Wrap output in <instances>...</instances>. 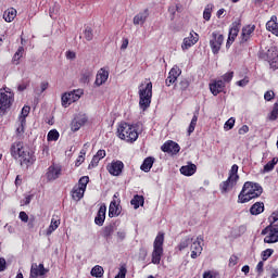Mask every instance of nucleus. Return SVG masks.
Wrapping results in <instances>:
<instances>
[{
    "mask_svg": "<svg viewBox=\"0 0 278 278\" xmlns=\"http://www.w3.org/2000/svg\"><path fill=\"white\" fill-rule=\"evenodd\" d=\"M11 156L20 162L21 166L29 168L34 162H36V156L29 148L25 147L22 141H15L11 144L10 148Z\"/></svg>",
    "mask_w": 278,
    "mask_h": 278,
    "instance_id": "1",
    "label": "nucleus"
},
{
    "mask_svg": "<svg viewBox=\"0 0 278 278\" xmlns=\"http://www.w3.org/2000/svg\"><path fill=\"white\" fill-rule=\"evenodd\" d=\"M262 192H264V189L260 184L247 181L238 195V203H249V201L262 197Z\"/></svg>",
    "mask_w": 278,
    "mask_h": 278,
    "instance_id": "2",
    "label": "nucleus"
},
{
    "mask_svg": "<svg viewBox=\"0 0 278 278\" xmlns=\"http://www.w3.org/2000/svg\"><path fill=\"white\" fill-rule=\"evenodd\" d=\"M201 242H203L202 236L197 237V239L192 236H187L180 240L178 251H184L185 249H188L189 244H191V258L197 260V257L203 253V245H201Z\"/></svg>",
    "mask_w": 278,
    "mask_h": 278,
    "instance_id": "3",
    "label": "nucleus"
},
{
    "mask_svg": "<svg viewBox=\"0 0 278 278\" xmlns=\"http://www.w3.org/2000/svg\"><path fill=\"white\" fill-rule=\"evenodd\" d=\"M153 98V83L149 81L141 84L139 86V108L143 110H149L151 108V99Z\"/></svg>",
    "mask_w": 278,
    "mask_h": 278,
    "instance_id": "4",
    "label": "nucleus"
},
{
    "mask_svg": "<svg viewBox=\"0 0 278 278\" xmlns=\"http://www.w3.org/2000/svg\"><path fill=\"white\" fill-rule=\"evenodd\" d=\"M118 138L126 142L134 143L138 140V128L129 123H121L117 128Z\"/></svg>",
    "mask_w": 278,
    "mask_h": 278,
    "instance_id": "5",
    "label": "nucleus"
},
{
    "mask_svg": "<svg viewBox=\"0 0 278 278\" xmlns=\"http://www.w3.org/2000/svg\"><path fill=\"white\" fill-rule=\"evenodd\" d=\"M14 103V92L10 88L0 89V114H7Z\"/></svg>",
    "mask_w": 278,
    "mask_h": 278,
    "instance_id": "6",
    "label": "nucleus"
},
{
    "mask_svg": "<svg viewBox=\"0 0 278 278\" xmlns=\"http://www.w3.org/2000/svg\"><path fill=\"white\" fill-rule=\"evenodd\" d=\"M162 255H164V233L160 232L153 243L152 251V264H160L162 262Z\"/></svg>",
    "mask_w": 278,
    "mask_h": 278,
    "instance_id": "7",
    "label": "nucleus"
},
{
    "mask_svg": "<svg viewBox=\"0 0 278 278\" xmlns=\"http://www.w3.org/2000/svg\"><path fill=\"white\" fill-rule=\"evenodd\" d=\"M81 94H84V90L77 89L67 93H64L61 97V103L63 108H68L72 103H75V101H79L81 99Z\"/></svg>",
    "mask_w": 278,
    "mask_h": 278,
    "instance_id": "8",
    "label": "nucleus"
},
{
    "mask_svg": "<svg viewBox=\"0 0 278 278\" xmlns=\"http://www.w3.org/2000/svg\"><path fill=\"white\" fill-rule=\"evenodd\" d=\"M223 42H225V36L218 31H213L210 38V47L214 55L219 53Z\"/></svg>",
    "mask_w": 278,
    "mask_h": 278,
    "instance_id": "9",
    "label": "nucleus"
},
{
    "mask_svg": "<svg viewBox=\"0 0 278 278\" xmlns=\"http://www.w3.org/2000/svg\"><path fill=\"white\" fill-rule=\"evenodd\" d=\"M49 273V269L45 268V264L33 263L30 267L29 278H45V275Z\"/></svg>",
    "mask_w": 278,
    "mask_h": 278,
    "instance_id": "10",
    "label": "nucleus"
},
{
    "mask_svg": "<svg viewBox=\"0 0 278 278\" xmlns=\"http://www.w3.org/2000/svg\"><path fill=\"white\" fill-rule=\"evenodd\" d=\"M123 207L121 206V200L113 199L109 206V217L114 218L121 216Z\"/></svg>",
    "mask_w": 278,
    "mask_h": 278,
    "instance_id": "11",
    "label": "nucleus"
},
{
    "mask_svg": "<svg viewBox=\"0 0 278 278\" xmlns=\"http://www.w3.org/2000/svg\"><path fill=\"white\" fill-rule=\"evenodd\" d=\"M61 175H62V167L60 165L53 164L48 168L46 177L48 181H55V179H59Z\"/></svg>",
    "mask_w": 278,
    "mask_h": 278,
    "instance_id": "12",
    "label": "nucleus"
},
{
    "mask_svg": "<svg viewBox=\"0 0 278 278\" xmlns=\"http://www.w3.org/2000/svg\"><path fill=\"white\" fill-rule=\"evenodd\" d=\"M124 168H125V164L123 163V161L112 162L111 165L108 166V170L110 175H113V177L121 176Z\"/></svg>",
    "mask_w": 278,
    "mask_h": 278,
    "instance_id": "13",
    "label": "nucleus"
},
{
    "mask_svg": "<svg viewBox=\"0 0 278 278\" xmlns=\"http://www.w3.org/2000/svg\"><path fill=\"white\" fill-rule=\"evenodd\" d=\"M180 149L179 144L175 141H166L161 147V151H163V153H172V155H177Z\"/></svg>",
    "mask_w": 278,
    "mask_h": 278,
    "instance_id": "14",
    "label": "nucleus"
},
{
    "mask_svg": "<svg viewBox=\"0 0 278 278\" xmlns=\"http://www.w3.org/2000/svg\"><path fill=\"white\" fill-rule=\"evenodd\" d=\"M197 42H199V34L194 33L193 35L192 33H190L189 37H186L182 41V51H188V49H190V47H194Z\"/></svg>",
    "mask_w": 278,
    "mask_h": 278,
    "instance_id": "15",
    "label": "nucleus"
},
{
    "mask_svg": "<svg viewBox=\"0 0 278 278\" xmlns=\"http://www.w3.org/2000/svg\"><path fill=\"white\" fill-rule=\"evenodd\" d=\"M266 60L273 68H278V52L276 48H269L267 50Z\"/></svg>",
    "mask_w": 278,
    "mask_h": 278,
    "instance_id": "16",
    "label": "nucleus"
},
{
    "mask_svg": "<svg viewBox=\"0 0 278 278\" xmlns=\"http://www.w3.org/2000/svg\"><path fill=\"white\" fill-rule=\"evenodd\" d=\"M109 77H110V72L105 70V67L100 68L96 75L94 85L98 87L103 86V84L108 81Z\"/></svg>",
    "mask_w": 278,
    "mask_h": 278,
    "instance_id": "17",
    "label": "nucleus"
},
{
    "mask_svg": "<svg viewBox=\"0 0 278 278\" xmlns=\"http://www.w3.org/2000/svg\"><path fill=\"white\" fill-rule=\"evenodd\" d=\"M87 123H88V116L80 115L73 119L71 124V129L72 131H79V129H81V127H84V125H86Z\"/></svg>",
    "mask_w": 278,
    "mask_h": 278,
    "instance_id": "18",
    "label": "nucleus"
},
{
    "mask_svg": "<svg viewBox=\"0 0 278 278\" xmlns=\"http://www.w3.org/2000/svg\"><path fill=\"white\" fill-rule=\"evenodd\" d=\"M210 90L214 97H218L220 92L225 91V81L223 80H214L210 84Z\"/></svg>",
    "mask_w": 278,
    "mask_h": 278,
    "instance_id": "19",
    "label": "nucleus"
},
{
    "mask_svg": "<svg viewBox=\"0 0 278 278\" xmlns=\"http://www.w3.org/2000/svg\"><path fill=\"white\" fill-rule=\"evenodd\" d=\"M253 31H255V25H247L242 28L241 33V45H244V42H249L251 40V36L253 35Z\"/></svg>",
    "mask_w": 278,
    "mask_h": 278,
    "instance_id": "20",
    "label": "nucleus"
},
{
    "mask_svg": "<svg viewBox=\"0 0 278 278\" xmlns=\"http://www.w3.org/2000/svg\"><path fill=\"white\" fill-rule=\"evenodd\" d=\"M179 75H181V70H179V67H173L169 73H168V77L165 80V86H173V84H175V81H177V78L179 77Z\"/></svg>",
    "mask_w": 278,
    "mask_h": 278,
    "instance_id": "21",
    "label": "nucleus"
},
{
    "mask_svg": "<svg viewBox=\"0 0 278 278\" xmlns=\"http://www.w3.org/2000/svg\"><path fill=\"white\" fill-rule=\"evenodd\" d=\"M241 25H242V23L240 22V20H238L231 24V27H230L229 34H228V38H229V40H231V42H235L236 38H238V34H240Z\"/></svg>",
    "mask_w": 278,
    "mask_h": 278,
    "instance_id": "22",
    "label": "nucleus"
},
{
    "mask_svg": "<svg viewBox=\"0 0 278 278\" xmlns=\"http://www.w3.org/2000/svg\"><path fill=\"white\" fill-rule=\"evenodd\" d=\"M106 212H108V206H105V204H102L94 218V223L96 225H98V227H103V224L105 223Z\"/></svg>",
    "mask_w": 278,
    "mask_h": 278,
    "instance_id": "23",
    "label": "nucleus"
},
{
    "mask_svg": "<svg viewBox=\"0 0 278 278\" xmlns=\"http://www.w3.org/2000/svg\"><path fill=\"white\" fill-rule=\"evenodd\" d=\"M118 229V225H116V222L110 223L102 229V236L105 238V240H110L112 236H114V231Z\"/></svg>",
    "mask_w": 278,
    "mask_h": 278,
    "instance_id": "24",
    "label": "nucleus"
},
{
    "mask_svg": "<svg viewBox=\"0 0 278 278\" xmlns=\"http://www.w3.org/2000/svg\"><path fill=\"white\" fill-rule=\"evenodd\" d=\"M236 184H238V180L230 179L228 177L227 180L223 181L219 185V189H220L222 194H227V192H231V190H233V186H236Z\"/></svg>",
    "mask_w": 278,
    "mask_h": 278,
    "instance_id": "25",
    "label": "nucleus"
},
{
    "mask_svg": "<svg viewBox=\"0 0 278 278\" xmlns=\"http://www.w3.org/2000/svg\"><path fill=\"white\" fill-rule=\"evenodd\" d=\"M149 18V9L143 10L139 14L135 15L132 23L134 25H144Z\"/></svg>",
    "mask_w": 278,
    "mask_h": 278,
    "instance_id": "26",
    "label": "nucleus"
},
{
    "mask_svg": "<svg viewBox=\"0 0 278 278\" xmlns=\"http://www.w3.org/2000/svg\"><path fill=\"white\" fill-rule=\"evenodd\" d=\"M267 31H271L274 36L278 37V23H277V15H273L270 21L266 23Z\"/></svg>",
    "mask_w": 278,
    "mask_h": 278,
    "instance_id": "27",
    "label": "nucleus"
},
{
    "mask_svg": "<svg viewBox=\"0 0 278 278\" xmlns=\"http://www.w3.org/2000/svg\"><path fill=\"white\" fill-rule=\"evenodd\" d=\"M103 157H105V150H99L96 155H93L90 164H89V168H97V166H99V162H101V160H103Z\"/></svg>",
    "mask_w": 278,
    "mask_h": 278,
    "instance_id": "28",
    "label": "nucleus"
},
{
    "mask_svg": "<svg viewBox=\"0 0 278 278\" xmlns=\"http://www.w3.org/2000/svg\"><path fill=\"white\" fill-rule=\"evenodd\" d=\"M181 175H185L186 177H192L194 173H197V165L190 163L188 165L180 167Z\"/></svg>",
    "mask_w": 278,
    "mask_h": 278,
    "instance_id": "29",
    "label": "nucleus"
},
{
    "mask_svg": "<svg viewBox=\"0 0 278 278\" xmlns=\"http://www.w3.org/2000/svg\"><path fill=\"white\" fill-rule=\"evenodd\" d=\"M153 164H155V157L148 156L143 160L140 169L143 170V173H149L151 168H153Z\"/></svg>",
    "mask_w": 278,
    "mask_h": 278,
    "instance_id": "30",
    "label": "nucleus"
},
{
    "mask_svg": "<svg viewBox=\"0 0 278 278\" xmlns=\"http://www.w3.org/2000/svg\"><path fill=\"white\" fill-rule=\"evenodd\" d=\"M264 212V202H255L251 207H250V214L252 216H260Z\"/></svg>",
    "mask_w": 278,
    "mask_h": 278,
    "instance_id": "31",
    "label": "nucleus"
},
{
    "mask_svg": "<svg viewBox=\"0 0 278 278\" xmlns=\"http://www.w3.org/2000/svg\"><path fill=\"white\" fill-rule=\"evenodd\" d=\"M85 192L86 190H84L83 188L74 186L72 189V199L74 201H81V199H84Z\"/></svg>",
    "mask_w": 278,
    "mask_h": 278,
    "instance_id": "32",
    "label": "nucleus"
},
{
    "mask_svg": "<svg viewBox=\"0 0 278 278\" xmlns=\"http://www.w3.org/2000/svg\"><path fill=\"white\" fill-rule=\"evenodd\" d=\"M3 18L7 23H12V21H14V18H16V9L11 8V9H8L7 11H4Z\"/></svg>",
    "mask_w": 278,
    "mask_h": 278,
    "instance_id": "33",
    "label": "nucleus"
},
{
    "mask_svg": "<svg viewBox=\"0 0 278 278\" xmlns=\"http://www.w3.org/2000/svg\"><path fill=\"white\" fill-rule=\"evenodd\" d=\"M264 242L266 244H275V242H278V232H274L273 228L269 229V235H267L264 238Z\"/></svg>",
    "mask_w": 278,
    "mask_h": 278,
    "instance_id": "34",
    "label": "nucleus"
},
{
    "mask_svg": "<svg viewBox=\"0 0 278 278\" xmlns=\"http://www.w3.org/2000/svg\"><path fill=\"white\" fill-rule=\"evenodd\" d=\"M130 205H132L135 210H138V207H140V205L141 206L144 205V197L136 194L131 199Z\"/></svg>",
    "mask_w": 278,
    "mask_h": 278,
    "instance_id": "35",
    "label": "nucleus"
},
{
    "mask_svg": "<svg viewBox=\"0 0 278 278\" xmlns=\"http://www.w3.org/2000/svg\"><path fill=\"white\" fill-rule=\"evenodd\" d=\"M31 108H29V105H25L23 109H22V112H21V116H20V123L22 125H26L27 121V116H29V112H30Z\"/></svg>",
    "mask_w": 278,
    "mask_h": 278,
    "instance_id": "36",
    "label": "nucleus"
},
{
    "mask_svg": "<svg viewBox=\"0 0 278 278\" xmlns=\"http://www.w3.org/2000/svg\"><path fill=\"white\" fill-rule=\"evenodd\" d=\"M90 77H92V72L90 70H83L80 74L81 84H90Z\"/></svg>",
    "mask_w": 278,
    "mask_h": 278,
    "instance_id": "37",
    "label": "nucleus"
},
{
    "mask_svg": "<svg viewBox=\"0 0 278 278\" xmlns=\"http://www.w3.org/2000/svg\"><path fill=\"white\" fill-rule=\"evenodd\" d=\"M199 121V112H195L194 114H193V117H192V119H191V122H190V125H189V127H188V136H190L191 134H193L194 132V129H195V127H197V122Z\"/></svg>",
    "mask_w": 278,
    "mask_h": 278,
    "instance_id": "38",
    "label": "nucleus"
},
{
    "mask_svg": "<svg viewBox=\"0 0 278 278\" xmlns=\"http://www.w3.org/2000/svg\"><path fill=\"white\" fill-rule=\"evenodd\" d=\"M23 53H25V48L21 46L15 52V54L13 55V59H12L13 64H16V65L20 64V60L21 58H23Z\"/></svg>",
    "mask_w": 278,
    "mask_h": 278,
    "instance_id": "39",
    "label": "nucleus"
},
{
    "mask_svg": "<svg viewBox=\"0 0 278 278\" xmlns=\"http://www.w3.org/2000/svg\"><path fill=\"white\" fill-rule=\"evenodd\" d=\"M103 268L100 265H96L94 267H92L90 275L91 277H97V278H101L103 277Z\"/></svg>",
    "mask_w": 278,
    "mask_h": 278,
    "instance_id": "40",
    "label": "nucleus"
},
{
    "mask_svg": "<svg viewBox=\"0 0 278 278\" xmlns=\"http://www.w3.org/2000/svg\"><path fill=\"white\" fill-rule=\"evenodd\" d=\"M278 157H274L271 161H269L263 168V173H270L277 166Z\"/></svg>",
    "mask_w": 278,
    "mask_h": 278,
    "instance_id": "41",
    "label": "nucleus"
},
{
    "mask_svg": "<svg viewBox=\"0 0 278 278\" xmlns=\"http://www.w3.org/2000/svg\"><path fill=\"white\" fill-rule=\"evenodd\" d=\"M60 139V132L55 129H52L48 132L47 140L48 142H56Z\"/></svg>",
    "mask_w": 278,
    "mask_h": 278,
    "instance_id": "42",
    "label": "nucleus"
},
{
    "mask_svg": "<svg viewBox=\"0 0 278 278\" xmlns=\"http://www.w3.org/2000/svg\"><path fill=\"white\" fill-rule=\"evenodd\" d=\"M90 182V177L88 176H83L78 180V185H76L78 188H81L83 190H86L88 188V184Z\"/></svg>",
    "mask_w": 278,
    "mask_h": 278,
    "instance_id": "43",
    "label": "nucleus"
},
{
    "mask_svg": "<svg viewBox=\"0 0 278 278\" xmlns=\"http://www.w3.org/2000/svg\"><path fill=\"white\" fill-rule=\"evenodd\" d=\"M230 179H235V181H238V179H240V176H238V165L233 164L231 166V169L229 172V176Z\"/></svg>",
    "mask_w": 278,
    "mask_h": 278,
    "instance_id": "44",
    "label": "nucleus"
},
{
    "mask_svg": "<svg viewBox=\"0 0 278 278\" xmlns=\"http://www.w3.org/2000/svg\"><path fill=\"white\" fill-rule=\"evenodd\" d=\"M58 227H60V220H58L55 218H52L51 224H50V226L48 228V231H47L48 236H51V232L55 231V229H58Z\"/></svg>",
    "mask_w": 278,
    "mask_h": 278,
    "instance_id": "45",
    "label": "nucleus"
},
{
    "mask_svg": "<svg viewBox=\"0 0 278 278\" xmlns=\"http://www.w3.org/2000/svg\"><path fill=\"white\" fill-rule=\"evenodd\" d=\"M94 38V34L92 33V27L87 26L85 28V39L90 42Z\"/></svg>",
    "mask_w": 278,
    "mask_h": 278,
    "instance_id": "46",
    "label": "nucleus"
},
{
    "mask_svg": "<svg viewBox=\"0 0 278 278\" xmlns=\"http://www.w3.org/2000/svg\"><path fill=\"white\" fill-rule=\"evenodd\" d=\"M233 125H236V118L230 117L224 125V129L226 131H229L230 129H233Z\"/></svg>",
    "mask_w": 278,
    "mask_h": 278,
    "instance_id": "47",
    "label": "nucleus"
},
{
    "mask_svg": "<svg viewBox=\"0 0 278 278\" xmlns=\"http://www.w3.org/2000/svg\"><path fill=\"white\" fill-rule=\"evenodd\" d=\"M274 253H275V250L273 249L264 250L261 254L263 262H266V260H268V257H270Z\"/></svg>",
    "mask_w": 278,
    "mask_h": 278,
    "instance_id": "48",
    "label": "nucleus"
},
{
    "mask_svg": "<svg viewBox=\"0 0 278 278\" xmlns=\"http://www.w3.org/2000/svg\"><path fill=\"white\" fill-rule=\"evenodd\" d=\"M224 84H229L233 79V72H228L222 76Z\"/></svg>",
    "mask_w": 278,
    "mask_h": 278,
    "instance_id": "49",
    "label": "nucleus"
},
{
    "mask_svg": "<svg viewBox=\"0 0 278 278\" xmlns=\"http://www.w3.org/2000/svg\"><path fill=\"white\" fill-rule=\"evenodd\" d=\"M179 86H180V90H188V88H190V81L188 79H182L180 83H179Z\"/></svg>",
    "mask_w": 278,
    "mask_h": 278,
    "instance_id": "50",
    "label": "nucleus"
},
{
    "mask_svg": "<svg viewBox=\"0 0 278 278\" xmlns=\"http://www.w3.org/2000/svg\"><path fill=\"white\" fill-rule=\"evenodd\" d=\"M204 21H210L212 18V9L205 8L203 12Z\"/></svg>",
    "mask_w": 278,
    "mask_h": 278,
    "instance_id": "51",
    "label": "nucleus"
},
{
    "mask_svg": "<svg viewBox=\"0 0 278 278\" xmlns=\"http://www.w3.org/2000/svg\"><path fill=\"white\" fill-rule=\"evenodd\" d=\"M265 101H273L275 99V92L274 91H266L264 94Z\"/></svg>",
    "mask_w": 278,
    "mask_h": 278,
    "instance_id": "52",
    "label": "nucleus"
},
{
    "mask_svg": "<svg viewBox=\"0 0 278 278\" xmlns=\"http://www.w3.org/2000/svg\"><path fill=\"white\" fill-rule=\"evenodd\" d=\"M247 233V226L241 225L237 228V236H244Z\"/></svg>",
    "mask_w": 278,
    "mask_h": 278,
    "instance_id": "53",
    "label": "nucleus"
},
{
    "mask_svg": "<svg viewBox=\"0 0 278 278\" xmlns=\"http://www.w3.org/2000/svg\"><path fill=\"white\" fill-rule=\"evenodd\" d=\"M20 219L22 223H27L29 220V215L25 211L20 212Z\"/></svg>",
    "mask_w": 278,
    "mask_h": 278,
    "instance_id": "54",
    "label": "nucleus"
},
{
    "mask_svg": "<svg viewBox=\"0 0 278 278\" xmlns=\"http://www.w3.org/2000/svg\"><path fill=\"white\" fill-rule=\"evenodd\" d=\"M268 220L269 223H278V211H275L274 213H271Z\"/></svg>",
    "mask_w": 278,
    "mask_h": 278,
    "instance_id": "55",
    "label": "nucleus"
},
{
    "mask_svg": "<svg viewBox=\"0 0 278 278\" xmlns=\"http://www.w3.org/2000/svg\"><path fill=\"white\" fill-rule=\"evenodd\" d=\"M256 273L258 275H262V273H264V261H260L256 265Z\"/></svg>",
    "mask_w": 278,
    "mask_h": 278,
    "instance_id": "56",
    "label": "nucleus"
},
{
    "mask_svg": "<svg viewBox=\"0 0 278 278\" xmlns=\"http://www.w3.org/2000/svg\"><path fill=\"white\" fill-rule=\"evenodd\" d=\"M248 85H249V77H244L243 79L237 81V86H240L241 88H244V86H248Z\"/></svg>",
    "mask_w": 278,
    "mask_h": 278,
    "instance_id": "57",
    "label": "nucleus"
},
{
    "mask_svg": "<svg viewBox=\"0 0 278 278\" xmlns=\"http://www.w3.org/2000/svg\"><path fill=\"white\" fill-rule=\"evenodd\" d=\"M116 236H117L118 240H121V242H123V240H125V238H127V232H125V230H119L116 232Z\"/></svg>",
    "mask_w": 278,
    "mask_h": 278,
    "instance_id": "58",
    "label": "nucleus"
},
{
    "mask_svg": "<svg viewBox=\"0 0 278 278\" xmlns=\"http://www.w3.org/2000/svg\"><path fill=\"white\" fill-rule=\"evenodd\" d=\"M238 134L240 136H244V134H249V127L247 125H243L241 128H239Z\"/></svg>",
    "mask_w": 278,
    "mask_h": 278,
    "instance_id": "59",
    "label": "nucleus"
},
{
    "mask_svg": "<svg viewBox=\"0 0 278 278\" xmlns=\"http://www.w3.org/2000/svg\"><path fill=\"white\" fill-rule=\"evenodd\" d=\"M269 228L273 230L274 233H278V223L269 222Z\"/></svg>",
    "mask_w": 278,
    "mask_h": 278,
    "instance_id": "60",
    "label": "nucleus"
},
{
    "mask_svg": "<svg viewBox=\"0 0 278 278\" xmlns=\"http://www.w3.org/2000/svg\"><path fill=\"white\" fill-rule=\"evenodd\" d=\"M7 268V262L3 257H0V273H3Z\"/></svg>",
    "mask_w": 278,
    "mask_h": 278,
    "instance_id": "61",
    "label": "nucleus"
},
{
    "mask_svg": "<svg viewBox=\"0 0 278 278\" xmlns=\"http://www.w3.org/2000/svg\"><path fill=\"white\" fill-rule=\"evenodd\" d=\"M127 47H129V39L124 38L122 40V46H121L122 51H125V49H127Z\"/></svg>",
    "mask_w": 278,
    "mask_h": 278,
    "instance_id": "62",
    "label": "nucleus"
},
{
    "mask_svg": "<svg viewBox=\"0 0 278 278\" xmlns=\"http://www.w3.org/2000/svg\"><path fill=\"white\" fill-rule=\"evenodd\" d=\"M236 264H238V256L232 255L229 258V266H236Z\"/></svg>",
    "mask_w": 278,
    "mask_h": 278,
    "instance_id": "63",
    "label": "nucleus"
},
{
    "mask_svg": "<svg viewBox=\"0 0 278 278\" xmlns=\"http://www.w3.org/2000/svg\"><path fill=\"white\" fill-rule=\"evenodd\" d=\"M269 270L271 273L270 278H277L278 277V268L269 267Z\"/></svg>",
    "mask_w": 278,
    "mask_h": 278,
    "instance_id": "64",
    "label": "nucleus"
}]
</instances>
